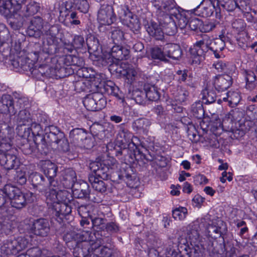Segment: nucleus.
I'll use <instances>...</instances> for the list:
<instances>
[{
  "instance_id": "f257e3e1",
  "label": "nucleus",
  "mask_w": 257,
  "mask_h": 257,
  "mask_svg": "<svg viewBox=\"0 0 257 257\" xmlns=\"http://www.w3.org/2000/svg\"><path fill=\"white\" fill-rule=\"evenodd\" d=\"M40 8L39 4L35 2H30L23 9L22 8H20L12 15L11 18L13 19L10 21V25L15 30L19 29L23 26L25 18L34 15L39 11Z\"/></svg>"
},
{
  "instance_id": "f03ea898",
  "label": "nucleus",
  "mask_w": 257,
  "mask_h": 257,
  "mask_svg": "<svg viewBox=\"0 0 257 257\" xmlns=\"http://www.w3.org/2000/svg\"><path fill=\"white\" fill-rule=\"evenodd\" d=\"M100 78L96 76L95 71L91 67H81V92L95 91L99 86Z\"/></svg>"
},
{
  "instance_id": "7ed1b4c3",
  "label": "nucleus",
  "mask_w": 257,
  "mask_h": 257,
  "mask_svg": "<svg viewBox=\"0 0 257 257\" xmlns=\"http://www.w3.org/2000/svg\"><path fill=\"white\" fill-rule=\"evenodd\" d=\"M129 54L128 49L115 44L111 48L109 54L105 56V60H103L105 62L103 64L108 65L111 69H114L115 67H117L119 64L121 60L128 58Z\"/></svg>"
},
{
  "instance_id": "20e7f679",
  "label": "nucleus",
  "mask_w": 257,
  "mask_h": 257,
  "mask_svg": "<svg viewBox=\"0 0 257 257\" xmlns=\"http://www.w3.org/2000/svg\"><path fill=\"white\" fill-rule=\"evenodd\" d=\"M17 124V133L20 137L28 139L30 137V133L27 127L30 126L33 119L30 112L24 109L20 110L15 116Z\"/></svg>"
},
{
  "instance_id": "39448f33",
  "label": "nucleus",
  "mask_w": 257,
  "mask_h": 257,
  "mask_svg": "<svg viewBox=\"0 0 257 257\" xmlns=\"http://www.w3.org/2000/svg\"><path fill=\"white\" fill-rule=\"evenodd\" d=\"M29 242L27 239L19 237L13 240L9 239L4 242L1 247V252L6 255H16L25 249Z\"/></svg>"
},
{
  "instance_id": "423d86ee",
  "label": "nucleus",
  "mask_w": 257,
  "mask_h": 257,
  "mask_svg": "<svg viewBox=\"0 0 257 257\" xmlns=\"http://www.w3.org/2000/svg\"><path fill=\"white\" fill-rule=\"evenodd\" d=\"M209 42L210 37L207 35H203L201 39L197 41L190 49L193 62L200 63L204 59L205 53L209 50Z\"/></svg>"
},
{
  "instance_id": "0eeeda50",
  "label": "nucleus",
  "mask_w": 257,
  "mask_h": 257,
  "mask_svg": "<svg viewBox=\"0 0 257 257\" xmlns=\"http://www.w3.org/2000/svg\"><path fill=\"white\" fill-rule=\"evenodd\" d=\"M91 92L87 94L83 98L82 102L84 107L89 111H98L102 109L106 104L103 94L96 91H92Z\"/></svg>"
},
{
  "instance_id": "6e6552de",
  "label": "nucleus",
  "mask_w": 257,
  "mask_h": 257,
  "mask_svg": "<svg viewBox=\"0 0 257 257\" xmlns=\"http://www.w3.org/2000/svg\"><path fill=\"white\" fill-rule=\"evenodd\" d=\"M28 224L30 232L36 236H47L50 230L49 222L45 218H30Z\"/></svg>"
},
{
  "instance_id": "1a4fd4ad",
  "label": "nucleus",
  "mask_w": 257,
  "mask_h": 257,
  "mask_svg": "<svg viewBox=\"0 0 257 257\" xmlns=\"http://www.w3.org/2000/svg\"><path fill=\"white\" fill-rule=\"evenodd\" d=\"M27 128L29 131L30 136L32 134L34 142L37 146L38 151L43 154L47 150V144L45 137L43 135L42 126L33 120Z\"/></svg>"
},
{
  "instance_id": "9d476101",
  "label": "nucleus",
  "mask_w": 257,
  "mask_h": 257,
  "mask_svg": "<svg viewBox=\"0 0 257 257\" xmlns=\"http://www.w3.org/2000/svg\"><path fill=\"white\" fill-rule=\"evenodd\" d=\"M230 72L228 74H218L213 78L212 83L215 90L218 92H221L228 89L233 83L232 76L234 73L235 67L230 66Z\"/></svg>"
},
{
  "instance_id": "9b49d317",
  "label": "nucleus",
  "mask_w": 257,
  "mask_h": 257,
  "mask_svg": "<svg viewBox=\"0 0 257 257\" xmlns=\"http://www.w3.org/2000/svg\"><path fill=\"white\" fill-rule=\"evenodd\" d=\"M26 0H0V13L7 18H12L14 13L23 8Z\"/></svg>"
},
{
  "instance_id": "f8f14e48",
  "label": "nucleus",
  "mask_w": 257,
  "mask_h": 257,
  "mask_svg": "<svg viewBox=\"0 0 257 257\" xmlns=\"http://www.w3.org/2000/svg\"><path fill=\"white\" fill-rule=\"evenodd\" d=\"M89 168L94 173V176L103 180L110 178V165L107 161H94L89 164Z\"/></svg>"
},
{
  "instance_id": "ddd939ff",
  "label": "nucleus",
  "mask_w": 257,
  "mask_h": 257,
  "mask_svg": "<svg viewBox=\"0 0 257 257\" xmlns=\"http://www.w3.org/2000/svg\"><path fill=\"white\" fill-rule=\"evenodd\" d=\"M116 17L113 7L109 5H103L98 12L97 20L101 25H109L115 21Z\"/></svg>"
},
{
  "instance_id": "4468645a",
  "label": "nucleus",
  "mask_w": 257,
  "mask_h": 257,
  "mask_svg": "<svg viewBox=\"0 0 257 257\" xmlns=\"http://www.w3.org/2000/svg\"><path fill=\"white\" fill-rule=\"evenodd\" d=\"M45 135L47 150L43 154H46L48 151V146L57 144L59 140L63 138V133L61 132L57 127L49 125L45 127Z\"/></svg>"
},
{
  "instance_id": "2eb2a0df",
  "label": "nucleus",
  "mask_w": 257,
  "mask_h": 257,
  "mask_svg": "<svg viewBox=\"0 0 257 257\" xmlns=\"http://www.w3.org/2000/svg\"><path fill=\"white\" fill-rule=\"evenodd\" d=\"M36 198L34 193L27 192L25 193L21 191L18 193L11 201V204L13 207L17 209H22L28 203L33 202Z\"/></svg>"
},
{
  "instance_id": "dca6fc26",
  "label": "nucleus",
  "mask_w": 257,
  "mask_h": 257,
  "mask_svg": "<svg viewBox=\"0 0 257 257\" xmlns=\"http://www.w3.org/2000/svg\"><path fill=\"white\" fill-rule=\"evenodd\" d=\"M153 6L156 8L158 17L171 14L177 7L174 0H154Z\"/></svg>"
},
{
  "instance_id": "f3484780",
  "label": "nucleus",
  "mask_w": 257,
  "mask_h": 257,
  "mask_svg": "<svg viewBox=\"0 0 257 257\" xmlns=\"http://www.w3.org/2000/svg\"><path fill=\"white\" fill-rule=\"evenodd\" d=\"M172 17V15L169 14L158 17L164 34L174 36L177 32V27Z\"/></svg>"
},
{
  "instance_id": "a211bd4d",
  "label": "nucleus",
  "mask_w": 257,
  "mask_h": 257,
  "mask_svg": "<svg viewBox=\"0 0 257 257\" xmlns=\"http://www.w3.org/2000/svg\"><path fill=\"white\" fill-rule=\"evenodd\" d=\"M123 24L126 26L134 34H138L141 28V24L138 16L128 12L125 14Z\"/></svg>"
},
{
  "instance_id": "6ab92c4d",
  "label": "nucleus",
  "mask_w": 257,
  "mask_h": 257,
  "mask_svg": "<svg viewBox=\"0 0 257 257\" xmlns=\"http://www.w3.org/2000/svg\"><path fill=\"white\" fill-rule=\"evenodd\" d=\"M12 65L17 71H31L33 68L32 61L25 56L17 57L12 61Z\"/></svg>"
},
{
  "instance_id": "aec40b11",
  "label": "nucleus",
  "mask_w": 257,
  "mask_h": 257,
  "mask_svg": "<svg viewBox=\"0 0 257 257\" xmlns=\"http://www.w3.org/2000/svg\"><path fill=\"white\" fill-rule=\"evenodd\" d=\"M0 164L7 170L12 169L17 163V157L11 153V149L5 152L1 151Z\"/></svg>"
},
{
  "instance_id": "412c9836",
  "label": "nucleus",
  "mask_w": 257,
  "mask_h": 257,
  "mask_svg": "<svg viewBox=\"0 0 257 257\" xmlns=\"http://www.w3.org/2000/svg\"><path fill=\"white\" fill-rule=\"evenodd\" d=\"M17 109L14 106L13 97L9 94H4L0 99V112L6 113L9 112L14 115Z\"/></svg>"
},
{
  "instance_id": "4be33fe9",
  "label": "nucleus",
  "mask_w": 257,
  "mask_h": 257,
  "mask_svg": "<svg viewBox=\"0 0 257 257\" xmlns=\"http://www.w3.org/2000/svg\"><path fill=\"white\" fill-rule=\"evenodd\" d=\"M29 178L34 188L40 192L43 193L47 190L48 183L42 174L37 172L33 173Z\"/></svg>"
},
{
  "instance_id": "5701e85b",
  "label": "nucleus",
  "mask_w": 257,
  "mask_h": 257,
  "mask_svg": "<svg viewBox=\"0 0 257 257\" xmlns=\"http://www.w3.org/2000/svg\"><path fill=\"white\" fill-rule=\"evenodd\" d=\"M164 54L166 57L173 60H178L182 55L180 46L174 43H168L164 46Z\"/></svg>"
},
{
  "instance_id": "b1692460",
  "label": "nucleus",
  "mask_w": 257,
  "mask_h": 257,
  "mask_svg": "<svg viewBox=\"0 0 257 257\" xmlns=\"http://www.w3.org/2000/svg\"><path fill=\"white\" fill-rule=\"evenodd\" d=\"M14 132L0 130V151H8L12 148Z\"/></svg>"
},
{
  "instance_id": "393cba45",
  "label": "nucleus",
  "mask_w": 257,
  "mask_h": 257,
  "mask_svg": "<svg viewBox=\"0 0 257 257\" xmlns=\"http://www.w3.org/2000/svg\"><path fill=\"white\" fill-rule=\"evenodd\" d=\"M185 247L183 254L185 257H204L205 248L201 244L191 243L190 246H185Z\"/></svg>"
},
{
  "instance_id": "a878e982",
  "label": "nucleus",
  "mask_w": 257,
  "mask_h": 257,
  "mask_svg": "<svg viewBox=\"0 0 257 257\" xmlns=\"http://www.w3.org/2000/svg\"><path fill=\"white\" fill-rule=\"evenodd\" d=\"M225 46V42L221 38L211 39L210 38L209 50L211 51L215 58L218 59L224 57L222 51Z\"/></svg>"
},
{
  "instance_id": "bb28decb",
  "label": "nucleus",
  "mask_w": 257,
  "mask_h": 257,
  "mask_svg": "<svg viewBox=\"0 0 257 257\" xmlns=\"http://www.w3.org/2000/svg\"><path fill=\"white\" fill-rule=\"evenodd\" d=\"M99 86L97 87L96 91L99 88L101 93H104L108 95H112L114 96H118L119 88L111 81H103L102 83L98 82Z\"/></svg>"
},
{
  "instance_id": "cd10ccee",
  "label": "nucleus",
  "mask_w": 257,
  "mask_h": 257,
  "mask_svg": "<svg viewBox=\"0 0 257 257\" xmlns=\"http://www.w3.org/2000/svg\"><path fill=\"white\" fill-rule=\"evenodd\" d=\"M68 203L58 202L53 205L52 208L54 210L53 213L62 220L71 212V207Z\"/></svg>"
},
{
  "instance_id": "c85d7f7f",
  "label": "nucleus",
  "mask_w": 257,
  "mask_h": 257,
  "mask_svg": "<svg viewBox=\"0 0 257 257\" xmlns=\"http://www.w3.org/2000/svg\"><path fill=\"white\" fill-rule=\"evenodd\" d=\"M76 180V175L73 170L68 169L63 173L61 182L65 188L74 189Z\"/></svg>"
},
{
  "instance_id": "c756f323",
  "label": "nucleus",
  "mask_w": 257,
  "mask_h": 257,
  "mask_svg": "<svg viewBox=\"0 0 257 257\" xmlns=\"http://www.w3.org/2000/svg\"><path fill=\"white\" fill-rule=\"evenodd\" d=\"M190 11L195 15L202 17H208L212 15L213 8L203 1L199 6Z\"/></svg>"
},
{
  "instance_id": "7c9ffc66",
  "label": "nucleus",
  "mask_w": 257,
  "mask_h": 257,
  "mask_svg": "<svg viewBox=\"0 0 257 257\" xmlns=\"http://www.w3.org/2000/svg\"><path fill=\"white\" fill-rule=\"evenodd\" d=\"M220 250L218 253L222 256L235 257L236 256V248L231 241L224 240L223 244H220Z\"/></svg>"
},
{
  "instance_id": "2f4dec72",
  "label": "nucleus",
  "mask_w": 257,
  "mask_h": 257,
  "mask_svg": "<svg viewBox=\"0 0 257 257\" xmlns=\"http://www.w3.org/2000/svg\"><path fill=\"white\" fill-rule=\"evenodd\" d=\"M146 97L150 101H157L160 98V93L158 87L155 85L145 83L143 86Z\"/></svg>"
},
{
  "instance_id": "473e14b6",
  "label": "nucleus",
  "mask_w": 257,
  "mask_h": 257,
  "mask_svg": "<svg viewBox=\"0 0 257 257\" xmlns=\"http://www.w3.org/2000/svg\"><path fill=\"white\" fill-rule=\"evenodd\" d=\"M245 79L246 89L253 90L257 86V77L253 71L245 69L242 72Z\"/></svg>"
},
{
  "instance_id": "72a5a7b5",
  "label": "nucleus",
  "mask_w": 257,
  "mask_h": 257,
  "mask_svg": "<svg viewBox=\"0 0 257 257\" xmlns=\"http://www.w3.org/2000/svg\"><path fill=\"white\" fill-rule=\"evenodd\" d=\"M160 24L152 21L147 28V31L151 36L161 40L164 38V32Z\"/></svg>"
},
{
  "instance_id": "f704fd0d",
  "label": "nucleus",
  "mask_w": 257,
  "mask_h": 257,
  "mask_svg": "<svg viewBox=\"0 0 257 257\" xmlns=\"http://www.w3.org/2000/svg\"><path fill=\"white\" fill-rule=\"evenodd\" d=\"M86 44L87 46L88 56L93 54L96 56L99 49V42L96 38L93 35L87 36L86 39Z\"/></svg>"
},
{
  "instance_id": "c9c22d12",
  "label": "nucleus",
  "mask_w": 257,
  "mask_h": 257,
  "mask_svg": "<svg viewBox=\"0 0 257 257\" xmlns=\"http://www.w3.org/2000/svg\"><path fill=\"white\" fill-rule=\"evenodd\" d=\"M102 243L100 240H98L94 243L89 242L88 244L90 246L89 247H84V246H86L85 244H81V249L83 252H85L86 250L88 254L92 253L93 254V256L96 255V257L98 256V253L101 249V244Z\"/></svg>"
},
{
  "instance_id": "e433bc0d",
  "label": "nucleus",
  "mask_w": 257,
  "mask_h": 257,
  "mask_svg": "<svg viewBox=\"0 0 257 257\" xmlns=\"http://www.w3.org/2000/svg\"><path fill=\"white\" fill-rule=\"evenodd\" d=\"M202 99L205 104H211L216 100V95L215 92L210 89L208 86L206 87L201 92Z\"/></svg>"
},
{
  "instance_id": "4c0bfd02",
  "label": "nucleus",
  "mask_w": 257,
  "mask_h": 257,
  "mask_svg": "<svg viewBox=\"0 0 257 257\" xmlns=\"http://www.w3.org/2000/svg\"><path fill=\"white\" fill-rule=\"evenodd\" d=\"M44 173L48 179H53L56 176L57 167L50 161L46 162L43 166Z\"/></svg>"
},
{
  "instance_id": "58836bf2",
  "label": "nucleus",
  "mask_w": 257,
  "mask_h": 257,
  "mask_svg": "<svg viewBox=\"0 0 257 257\" xmlns=\"http://www.w3.org/2000/svg\"><path fill=\"white\" fill-rule=\"evenodd\" d=\"M240 100V97L237 92L229 91L226 93V97L223 98V100L224 101H228V105L231 107H234L236 106Z\"/></svg>"
},
{
  "instance_id": "ea45409f",
  "label": "nucleus",
  "mask_w": 257,
  "mask_h": 257,
  "mask_svg": "<svg viewBox=\"0 0 257 257\" xmlns=\"http://www.w3.org/2000/svg\"><path fill=\"white\" fill-rule=\"evenodd\" d=\"M46 196V203L49 208H53V205L58 203L57 198V190L56 189L44 192Z\"/></svg>"
},
{
  "instance_id": "a19ab883",
  "label": "nucleus",
  "mask_w": 257,
  "mask_h": 257,
  "mask_svg": "<svg viewBox=\"0 0 257 257\" xmlns=\"http://www.w3.org/2000/svg\"><path fill=\"white\" fill-rule=\"evenodd\" d=\"M170 15L175 17L178 20V25L181 29L185 28L188 25L189 20L183 14L180 13L179 9L178 7H176V11H173Z\"/></svg>"
},
{
  "instance_id": "79ce46f5",
  "label": "nucleus",
  "mask_w": 257,
  "mask_h": 257,
  "mask_svg": "<svg viewBox=\"0 0 257 257\" xmlns=\"http://www.w3.org/2000/svg\"><path fill=\"white\" fill-rule=\"evenodd\" d=\"M89 181L91 184L92 187L97 191L104 193L106 190V185L105 183L101 180H99L98 178L95 177H90Z\"/></svg>"
},
{
  "instance_id": "37998d69",
  "label": "nucleus",
  "mask_w": 257,
  "mask_h": 257,
  "mask_svg": "<svg viewBox=\"0 0 257 257\" xmlns=\"http://www.w3.org/2000/svg\"><path fill=\"white\" fill-rule=\"evenodd\" d=\"M191 112L193 115L198 119H202L205 115L202 102L200 101L193 103L191 106Z\"/></svg>"
},
{
  "instance_id": "c03bdc74",
  "label": "nucleus",
  "mask_w": 257,
  "mask_h": 257,
  "mask_svg": "<svg viewBox=\"0 0 257 257\" xmlns=\"http://www.w3.org/2000/svg\"><path fill=\"white\" fill-rule=\"evenodd\" d=\"M88 127L92 135L97 137L100 139L104 138L103 123L94 122L91 124H89Z\"/></svg>"
},
{
  "instance_id": "a18cd8bd",
  "label": "nucleus",
  "mask_w": 257,
  "mask_h": 257,
  "mask_svg": "<svg viewBox=\"0 0 257 257\" xmlns=\"http://www.w3.org/2000/svg\"><path fill=\"white\" fill-rule=\"evenodd\" d=\"M198 227L196 225H192L189 227L187 230L186 238L190 241V243H195L199 237V233L198 230Z\"/></svg>"
},
{
  "instance_id": "49530a36",
  "label": "nucleus",
  "mask_w": 257,
  "mask_h": 257,
  "mask_svg": "<svg viewBox=\"0 0 257 257\" xmlns=\"http://www.w3.org/2000/svg\"><path fill=\"white\" fill-rule=\"evenodd\" d=\"M14 177H10L9 179L14 182L21 185L26 184L27 178L26 173L22 170L13 171Z\"/></svg>"
},
{
  "instance_id": "de8ad7c7",
  "label": "nucleus",
  "mask_w": 257,
  "mask_h": 257,
  "mask_svg": "<svg viewBox=\"0 0 257 257\" xmlns=\"http://www.w3.org/2000/svg\"><path fill=\"white\" fill-rule=\"evenodd\" d=\"M2 190L4 195L7 196L10 200L21 191L19 188L10 184L6 185Z\"/></svg>"
},
{
  "instance_id": "09e8293b",
  "label": "nucleus",
  "mask_w": 257,
  "mask_h": 257,
  "mask_svg": "<svg viewBox=\"0 0 257 257\" xmlns=\"http://www.w3.org/2000/svg\"><path fill=\"white\" fill-rule=\"evenodd\" d=\"M110 34L111 38L115 44H118L123 39V32L118 27L111 28Z\"/></svg>"
},
{
  "instance_id": "8fccbe9b",
  "label": "nucleus",
  "mask_w": 257,
  "mask_h": 257,
  "mask_svg": "<svg viewBox=\"0 0 257 257\" xmlns=\"http://www.w3.org/2000/svg\"><path fill=\"white\" fill-rule=\"evenodd\" d=\"M150 125V122L149 120L145 118L137 119L133 123V127L136 131L146 130Z\"/></svg>"
},
{
  "instance_id": "3c124183",
  "label": "nucleus",
  "mask_w": 257,
  "mask_h": 257,
  "mask_svg": "<svg viewBox=\"0 0 257 257\" xmlns=\"http://www.w3.org/2000/svg\"><path fill=\"white\" fill-rule=\"evenodd\" d=\"M120 177L125 181L127 183L135 179L136 175L134 174L133 168L130 166L126 167L123 171H121Z\"/></svg>"
},
{
  "instance_id": "603ef678",
  "label": "nucleus",
  "mask_w": 257,
  "mask_h": 257,
  "mask_svg": "<svg viewBox=\"0 0 257 257\" xmlns=\"http://www.w3.org/2000/svg\"><path fill=\"white\" fill-rule=\"evenodd\" d=\"M235 3L236 8L243 13L248 14L251 11L250 0H236Z\"/></svg>"
},
{
  "instance_id": "864d4df0",
  "label": "nucleus",
  "mask_w": 257,
  "mask_h": 257,
  "mask_svg": "<svg viewBox=\"0 0 257 257\" xmlns=\"http://www.w3.org/2000/svg\"><path fill=\"white\" fill-rule=\"evenodd\" d=\"M188 71L186 69L177 71L176 74L178 75V81L180 83L182 82H186L188 85L193 87L194 84L191 82H190L191 77L188 75Z\"/></svg>"
},
{
  "instance_id": "5fc2aeb1",
  "label": "nucleus",
  "mask_w": 257,
  "mask_h": 257,
  "mask_svg": "<svg viewBox=\"0 0 257 257\" xmlns=\"http://www.w3.org/2000/svg\"><path fill=\"white\" fill-rule=\"evenodd\" d=\"M187 209L185 207H179L172 211V216L175 219L183 220L186 218Z\"/></svg>"
},
{
  "instance_id": "6e6d98bb",
  "label": "nucleus",
  "mask_w": 257,
  "mask_h": 257,
  "mask_svg": "<svg viewBox=\"0 0 257 257\" xmlns=\"http://www.w3.org/2000/svg\"><path fill=\"white\" fill-rule=\"evenodd\" d=\"M151 56L153 59H159L164 61H168L167 58H165V54H164V48L163 50L157 47L152 48Z\"/></svg>"
},
{
  "instance_id": "4d7b16f0",
  "label": "nucleus",
  "mask_w": 257,
  "mask_h": 257,
  "mask_svg": "<svg viewBox=\"0 0 257 257\" xmlns=\"http://www.w3.org/2000/svg\"><path fill=\"white\" fill-rule=\"evenodd\" d=\"M236 0H220V6L228 12H232L236 8Z\"/></svg>"
},
{
  "instance_id": "13d9d810",
  "label": "nucleus",
  "mask_w": 257,
  "mask_h": 257,
  "mask_svg": "<svg viewBox=\"0 0 257 257\" xmlns=\"http://www.w3.org/2000/svg\"><path fill=\"white\" fill-rule=\"evenodd\" d=\"M71 194L66 190H57L58 202L60 203H70Z\"/></svg>"
},
{
  "instance_id": "bf43d9fd",
  "label": "nucleus",
  "mask_w": 257,
  "mask_h": 257,
  "mask_svg": "<svg viewBox=\"0 0 257 257\" xmlns=\"http://www.w3.org/2000/svg\"><path fill=\"white\" fill-rule=\"evenodd\" d=\"M232 28L234 31L237 33L242 32L244 30L246 24L244 20L238 19L234 20L231 24Z\"/></svg>"
},
{
  "instance_id": "052dcab7",
  "label": "nucleus",
  "mask_w": 257,
  "mask_h": 257,
  "mask_svg": "<svg viewBox=\"0 0 257 257\" xmlns=\"http://www.w3.org/2000/svg\"><path fill=\"white\" fill-rule=\"evenodd\" d=\"M44 251L39 247L30 248L27 250L26 257H44Z\"/></svg>"
},
{
  "instance_id": "680f3d73",
  "label": "nucleus",
  "mask_w": 257,
  "mask_h": 257,
  "mask_svg": "<svg viewBox=\"0 0 257 257\" xmlns=\"http://www.w3.org/2000/svg\"><path fill=\"white\" fill-rule=\"evenodd\" d=\"M189 94V92L185 89L180 88L178 89L175 95V99L179 103L184 102L187 100Z\"/></svg>"
},
{
  "instance_id": "e2e57ef3",
  "label": "nucleus",
  "mask_w": 257,
  "mask_h": 257,
  "mask_svg": "<svg viewBox=\"0 0 257 257\" xmlns=\"http://www.w3.org/2000/svg\"><path fill=\"white\" fill-rule=\"evenodd\" d=\"M81 225H83L84 224H89L90 223V220L92 221V219L89 214V211L87 209V208L86 206H83L81 205Z\"/></svg>"
},
{
  "instance_id": "0e129e2a",
  "label": "nucleus",
  "mask_w": 257,
  "mask_h": 257,
  "mask_svg": "<svg viewBox=\"0 0 257 257\" xmlns=\"http://www.w3.org/2000/svg\"><path fill=\"white\" fill-rule=\"evenodd\" d=\"M144 93L139 89H136L132 92V98L136 103L142 104L144 102Z\"/></svg>"
},
{
  "instance_id": "69168bd1",
  "label": "nucleus",
  "mask_w": 257,
  "mask_h": 257,
  "mask_svg": "<svg viewBox=\"0 0 257 257\" xmlns=\"http://www.w3.org/2000/svg\"><path fill=\"white\" fill-rule=\"evenodd\" d=\"M58 149L62 152L66 153L69 150V145L67 139L65 138L64 135L63 138L59 140L57 144Z\"/></svg>"
},
{
  "instance_id": "338daca9",
  "label": "nucleus",
  "mask_w": 257,
  "mask_h": 257,
  "mask_svg": "<svg viewBox=\"0 0 257 257\" xmlns=\"http://www.w3.org/2000/svg\"><path fill=\"white\" fill-rule=\"evenodd\" d=\"M202 25V22L198 18L191 19L188 23L189 27L193 31L200 30Z\"/></svg>"
},
{
  "instance_id": "774afa93",
  "label": "nucleus",
  "mask_w": 257,
  "mask_h": 257,
  "mask_svg": "<svg viewBox=\"0 0 257 257\" xmlns=\"http://www.w3.org/2000/svg\"><path fill=\"white\" fill-rule=\"evenodd\" d=\"M177 245L171 246L169 244L168 247H167L166 252L167 257H182L180 254V252L176 250Z\"/></svg>"
}]
</instances>
